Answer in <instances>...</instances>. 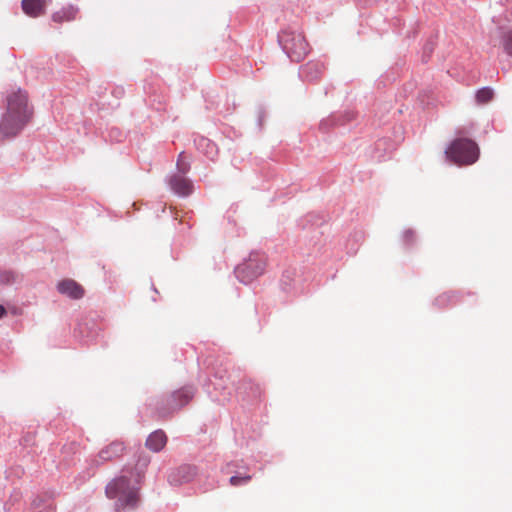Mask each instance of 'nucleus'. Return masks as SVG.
I'll return each mask as SVG.
<instances>
[{
  "instance_id": "obj_21",
  "label": "nucleus",
  "mask_w": 512,
  "mask_h": 512,
  "mask_svg": "<svg viewBox=\"0 0 512 512\" xmlns=\"http://www.w3.org/2000/svg\"><path fill=\"white\" fill-rule=\"evenodd\" d=\"M405 236H406L407 238H412L413 233H412L411 231H407V232L405 233Z\"/></svg>"
},
{
  "instance_id": "obj_5",
  "label": "nucleus",
  "mask_w": 512,
  "mask_h": 512,
  "mask_svg": "<svg viewBox=\"0 0 512 512\" xmlns=\"http://www.w3.org/2000/svg\"><path fill=\"white\" fill-rule=\"evenodd\" d=\"M280 40L283 48L293 61H301L309 53V45L301 33L284 32Z\"/></svg>"
},
{
  "instance_id": "obj_11",
  "label": "nucleus",
  "mask_w": 512,
  "mask_h": 512,
  "mask_svg": "<svg viewBox=\"0 0 512 512\" xmlns=\"http://www.w3.org/2000/svg\"><path fill=\"white\" fill-rule=\"evenodd\" d=\"M170 186L180 196H188L193 189L191 181L184 176H173L170 179Z\"/></svg>"
},
{
  "instance_id": "obj_20",
  "label": "nucleus",
  "mask_w": 512,
  "mask_h": 512,
  "mask_svg": "<svg viewBox=\"0 0 512 512\" xmlns=\"http://www.w3.org/2000/svg\"><path fill=\"white\" fill-rule=\"evenodd\" d=\"M7 314V311L4 306L0 305V319L3 318Z\"/></svg>"
},
{
  "instance_id": "obj_16",
  "label": "nucleus",
  "mask_w": 512,
  "mask_h": 512,
  "mask_svg": "<svg viewBox=\"0 0 512 512\" xmlns=\"http://www.w3.org/2000/svg\"><path fill=\"white\" fill-rule=\"evenodd\" d=\"M252 479L251 475H244V476H232L229 480L230 484L232 486H240L249 483V481Z\"/></svg>"
},
{
  "instance_id": "obj_7",
  "label": "nucleus",
  "mask_w": 512,
  "mask_h": 512,
  "mask_svg": "<svg viewBox=\"0 0 512 512\" xmlns=\"http://www.w3.org/2000/svg\"><path fill=\"white\" fill-rule=\"evenodd\" d=\"M194 395V391L189 387H184L171 394L166 402L171 410L179 409L186 405Z\"/></svg>"
},
{
  "instance_id": "obj_13",
  "label": "nucleus",
  "mask_w": 512,
  "mask_h": 512,
  "mask_svg": "<svg viewBox=\"0 0 512 512\" xmlns=\"http://www.w3.org/2000/svg\"><path fill=\"white\" fill-rule=\"evenodd\" d=\"M79 9L73 5L63 7L61 10L52 14V20L56 23L72 21L76 18Z\"/></svg>"
},
{
  "instance_id": "obj_17",
  "label": "nucleus",
  "mask_w": 512,
  "mask_h": 512,
  "mask_svg": "<svg viewBox=\"0 0 512 512\" xmlns=\"http://www.w3.org/2000/svg\"><path fill=\"white\" fill-rule=\"evenodd\" d=\"M17 280V275L11 271H4L0 274V282L3 284H11Z\"/></svg>"
},
{
  "instance_id": "obj_15",
  "label": "nucleus",
  "mask_w": 512,
  "mask_h": 512,
  "mask_svg": "<svg viewBox=\"0 0 512 512\" xmlns=\"http://www.w3.org/2000/svg\"><path fill=\"white\" fill-rule=\"evenodd\" d=\"M177 168L182 174L187 173L190 169L189 159L184 152H181L178 156Z\"/></svg>"
},
{
  "instance_id": "obj_12",
  "label": "nucleus",
  "mask_w": 512,
  "mask_h": 512,
  "mask_svg": "<svg viewBox=\"0 0 512 512\" xmlns=\"http://www.w3.org/2000/svg\"><path fill=\"white\" fill-rule=\"evenodd\" d=\"M167 443V436L162 430H156L151 433L146 440V447L153 451H161Z\"/></svg>"
},
{
  "instance_id": "obj_19",
  "label": "nucleus",
  "mask_w": 512,
  "mask_h": 512,
  "mask_svg": "<svg viewBox=\"0 0 512 512\" xmlns=\"http://www.w3.org/2000/svg\"><path fill=\"white\" fill-rule=\"evenodd\" d=\"M504 47L507 53L512 55V32L507 34Z\"/></svg>"
},
{
  "instance_id": "obj_3",
  "label": "nucleus",
  "mask_w": 512,
  "mask_h": 512,
  "mask_svg": "<svg viewBox=\"0 0 512 512\" xmlns=\"http://www.w3.org/2000/svg\"><path fill=\"white\" fill-rule=\"evenodd\" d=\"M445 153L454 163L459 165H471L478 160L479 148L474 141L459 138L451 143Z\"/></svg>"
},
{
  "instance_id": "obj_14",
  "label": "nucleus",
  "mask_w": 512,
  "mask_h": 512,
  "mask_svg": "<svg viewBox=\"0 0 512 512\" xmlns=\"http://www.w3.org/2000/svg\"><path fill=\"white\" fill-rule=\"evenodd\" d=\"M494 97V91L489 87H483L476 92V102L480 105L489 103Z\"/></svg>"
},
{
  "instance_id": "obj_1",
  "label": "nucleus",
  "mask_w": 512,
  "mask_h": 512,
  "mask_svg": "<svg viewBox=\"0 0 512 512\" xmlns=\"http://www.w3.org/2000/svg\"><path fill=\"white\" fill-rule=\"evenodd\" d=\"M32 109L28 105V95L18 89L7 95L6 112L0 122V130L6 136L17 135L30 121Z\"/></svg>"
},
{
  "instance_id": "obj_9",
  "label": "nucleus",
  "mask_w": 512,
  "mask_h": 512,
  "mask_svg": "<svg viewBox=\"0 0 512 512\" xmlns=\"http://www.w3.org/2000/svg\"><path fill=\"white\" fill-rule=\"evenodd\" d=\"M59 293L72 299H80L84 296L83 287L72 279H64L57 285Z\"/></svg>"
},
{
  "instance_id": "obj_8",
  "label": "nucleus",
  "mask_w": 512,
  "mask_h": 512,
  "mask_svg": "<svg viewBox=\"0 0 512 512\" xmlns=\"http://www.w3.org/2000/svg\"><path fill=\"white\" fill-rule=\"evenodd\" d=\"M48 4V0H22L21 7L27 16L38 18L46 13Z\"/></svg>"
},
{
  "instance_id": "obj_18",
  "label": "nucleus",
  "mask_w": 512,
  "mask_h": 512,
  "mask_svg": "<svg viewBox=\"0 0 512 512\" xmlns=\"http://www.w3.org/2000/svg\"><path fill=\"white\" fill-rule=\"evenodd\" d=\"M35 439H36L35 433L31 432V433H27L26 435H24L22 438V441L25 446H33V445H35Z\"/></svg>"
},
{
  "instance_id": "obj_2",
  "label": "nucleus",
  "mask_w": 512,
  "mask_h": 512,
  "mask_svg": "<svg viewBox=\"0 0 512 512\" xmlns=\"http://www.w3.org/2000/svg\"><path fill=\"white\" fill-rule=\"evenodd\" d=\"M106 496L115 499L117 512L125 509H134L139 502L138 489L131 486L125 476H120L111 481L106 487Z\"/></svg>"
},
{
  "instance_id": "obj_4",
  "label": "nucleus",
  "mask_w": 512,
  "mask_h": 512,
  "mask_svg": "<svg viewBox=\"0 0 512 512\" xmlns=\"http://www.w3.org/2000/svg\"><path fill=\"white\" fill-rule=\"evenodd\" d=\"M267 258L264 254L254 252L235 269L236 277L244 284H249L264 274Z\"/></svg>"
},
{
  "instance_id": "obj_10",
  "label": "nucleus",
  "mask_w": 512,
  "mask_h": 512,
  "mask_svg": "<svg viewBox=\"0 0 512 512\" xmlns=\"http://www.w3.org/2000/svg\"><path fill=\"white\" fill-rule=\"evenodd\" d=\"M125 450L124 444L119 441H114L108 444L106 447L100 450L98 458L100 461L97 463H103L106 461H112L120 457Z\"/></svg>"
},
{
  "instance_id": "obj_6",
  "label": "nucleus",
  "mask_w": 512,
  "mask_h": 512,
  "mask_svg": "<svg viewBox=\"0 0 512 512\" xmlns=\"http://www.w3.org/2000/svg\"><path fill=\"white\" fill-rule=\"evenodd\" d=\"M197 475V468L193 465H182L175 469L169 475V482L174 485H180L192 481Z\"/></svg>"
}]
</instances>
